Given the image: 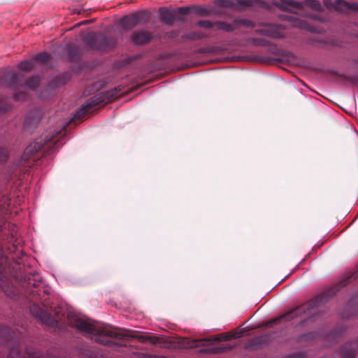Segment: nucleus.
Instances as JSON below:
<instances>
[{
	"instance_id": "29",
	"label": "nucleus",
	"mask_w": 358,
	"mask_h": 358,
	"mask_svg": "<svg viewBox=\"0 0 358 358\" xmlns=\"http://www.w3.org/2000/svg\"><path fill=\"white\" fill-rule=\"evenodd\" d=\"M11 108L6 97H0V114H2Z\"/></svg>"
},
{
	"instance_id": "45",
	"label": "nucleus",
	"mask_w": 358,
	"mask_h": 358,
	"mask_svg": "<svg viewBox=\"0 0 358 358\" xmlns=\"http://www.w3.org/2000/svg\"><path fill=\"white\" fill-rule=\"evenodd\" d=\"M195 24H196L198 27H201V20H199L196 21Z\"/></svg>"
},
{
	"instance_id": "6",
	"label": "nucleus",
	"mask_w": 358,
	"mask_h": 358,
	"mask_svg": "<svg viewBox=\"0 0 358 358\" xmlns=\"http://www.w3.org/2000/svg\"><path fill=\"white\" fill-rule=\"evenodd\" d=\"M151 17L150 12L148 10H138L122 17L119 21L123 29L128 31L138 24L147 23Z\"/></svg>"
},
{
	"instance_id": "39",
	"label": "nucleus",
	"mask_w": 358,
	"mask_h": 358,
	"mask_svg": "<svg viewBox=\"0 0 358 358\" xmlns=\"http://www.w3.org/2000/svg\"><path fill=\"white\" fill-rule=\"evenodd\" d=\"M248 41L253 45H258L262 44V41L258 38H249Z\"/></svg>"
},
{
	"instance_id": "44",
	"label": "nucleus",
	"mask_w": 358,
	"mask_h": 358,
	"mask_svg": "<svg viewBox=\"0 0 358 358\" xmlns=\"http://www.w3.org/2000/svg\"><path fill=\"white\" fill-rule=\"evenodd\" d=\"M310 17L315 20H321L320 18L317 15H313Z\"/></svg>"
},
{
	"instance_id": "17",
	"label": "nucleus",
	"mask_w": 358,
	"mask_h": 358,
	"mask_svg": "<svg viewBox=\"0 0 358 358\" xmlns=\"http://www.w3.org/2000/svg\"><path fill=\"white\" fill-rule=\"evenodd\" d=\"M7 262V257L3 252V246L0 243V287L6 292V285L7 284L6 275L3 273L6 264Z\"/></svg>"
},
{
	"instance_id": "10",
	"label": "nucleus",
	"mask_w": 358,
	"mask_h": 358,
	"mask_svg": "<svg viewBox=\"0 0 358 358\" xmlns=\"http://www.w3.org/2000/svg\"><path fill=\"white\" fill-rule=\"evenodd\" d=\"M310 307H311V303L310 302L306 303L302 306H300L296 308H294L293 310L287 312V313H285L281 316H279V317L271 320L269 322V324L271 326L274 324L280 322L282 320H285V321L291 320L294 319V317L301 316L302 315V313L308 315V313H307V311L309 310V308Z\"/></svg>"
},
{
	"instance_id": "4",
	"label": "nucleus",
	"mask_w": 358,
	"mask_h": 358,
	"mask_svg": "<svg viewBox=\"0 0 358 358\" xmlns=\"http://www.w3.org/2000/svg\"><path fill=\"white\" fill-rule=\"evenodd\" d=\"M83 42L90 49L106 52L117 45V38L101 32L92 31L83 38Z\"/></svg>"
},
{
	"instance_id": "46",
	"label": "nucleus",
	"mask_w": 358,
	"mask_h": 358,
	"mask_svg": "<svg viewBox=\"0 0 358 358\" xmlns=\"http://www.w3.org/2000/svg\"><path fill=\"white\" fill-rule=\"evenodd\" d=\"M43 292L45 294H47V295H48V294H50V292H48V289H43Z\"/></svg>"
},
{
	"instance_id": "38",
	"label": "nucleus",
	"mask_w": 358,
	"mask_h": 358,
	"mask_svg": "<svg viewBox=\"0 0 358 358\" xmlns=\"http://www.w3.org/2000/svg\"><path fill=\"white\" fill-rule=\"evenodd\" d=\"M26 96H27V94L24 93V92H16L13 95V99L15 101H18L20 99H24Z\"/></svg>"
},
{
	"instance_id": "41",
	"label": "nucleus",
	"mask_w": 358,
	"mask_h": 358,
	"mask_svg": "<svg viewBox=\"0 0 358 358\" xmlns=\"http://www.w3.org/2000/svg\"><path fill=\"white\" fill-rule=\"evenodd\" d=\"M72 12H73V14L80 15V14H82L83 13L85 12V10L84 9H80V8H73Z\"/></svg>"
},
{
	"instance_id": "36",
	"label": "nucleus",
	"mask_w": 358,
	"mask_h": 358,
	"mask_svg": "<svg viewBox=\"0 0 358 358\" xmlns=\"http://www.w3.org/2000/svg\"><path fill=\"white\" fill-rule=\"evenodd\" d=\"M220 3L222 6L230 7L232 8H234L235 7V0H220Z\"/></svg>"
},
{
	"instance_id": "40",
	"label": "nucleus",
	"mask_w": 358,
	"mask_h": 358,
	"mask_svg": "<svg viewBox=\"0 0 358 358\" xmlns=\"http://www.w3.org/2000/svg\"><path fill=\"white\" fill-rule=\"evenodd\" d=\"M323 4L327 8H334V3L331 1V0H324Z\"/></svg>"
},
{
	"instance_id": "8",
	"label": "nucleus",
	"mask_w": 358,
	"mask_h": 358,
	"mask_svg": "<svg viewBox=\"0 0 358 358\" xmlns=\"http://www.w3.org/2000/svg\"><path fill=\"white\" fill-rule=\"evenodd\" d=\"M20 74L14 70L0 69V86L6 87L11 90L17 89Z\"/></svg>"
},
{
	"instance_id": "33",
	"label": "nucleus",
	"mask_w": 358,
	"mask_h": 358,
	"mask_svg": "<svg viewBox=\"0 0 358 358\" xmlns=\"http://www.w3.org/2000/svg\"><path fill=\"white\" fill-rule=\"evenodd\" d=\"M310 7L316 11H322L323 10L322 6L319 1L316 0H308Z\"/></svg>"
},
{
	"instance_id": "49",
	"label": "nucleus",
	"mask_w": 358,
	"mask_h": 358,
	"mask_svg": "<svg viewBox=\"0 0 358 358\" xmlns=\"http://www.w3.org/2000/svg\"><path fill=\"white\" fill-rule=\"evenodd\" d=\"M42 304H43V306H45V307L47 306V304H46V303H45V301H43V302H42Z\"/></svg>"
},
{
	"instance_id": "25",
	"label": "nucleus",
	"mask_w": 358,
	"mask_h": 358,
	"mask_svg": "<svg viewBox=\"0 0 358 358\" xmlns=\"http://www.w3.org/2000/svg\"><path fill=\"white\" fill-rule=\"evenodd\" d=\"M348 1L345 0H336L334 3V9L340 13L347 14Z\"/></svg>"
},
{
	"instance_id": "43",
	"label": "nucleus",
	"mask_w": 358,
	"mask_h": 358,
	"mask_svg": "<svg viewBox=\"0 0 358 358\" xmlns=\"http://www.w3.org/2000/svg\"><path fill=\"white\" fill-rule=\"evenodd\" d=\"M231 348V347L230 345H227V346L222 347L220 349V351L228 350H230Z\"/></svg>"
},
{
	"instance_id": "18",
	"label": "nucleus",
	"mask_w": 358,
	"mask_h": 358,
	"mask_svg": "<svg viewBox=\"0 0 358 358\" xmlns=\"http://www.w3.org/2000/svg\"><path fill=\"white\" fill-rule=\"evenodd\" d=\"M43 147V145L39 142H34L30 143L25 148L22 155V160L24 162H28L32 157L34 156L38 151Z\"/></svg>"
},
{
	"instance_id": "9",
	"label": "nucleus",
	"mask_w": 358,
	"mask_h": 358,
	"mask_svg": "<svg viewBox=\"0 0 358 358\" xmlns=\"http://www.w3.org/2000/svg\"><path fill=\"white\" fill-rule=\"evenodd\" d=\"M255 33L275 39L283 38L286 36L285 27L277 24H265L264 28L256 30Z\"/></svg>"
},
{
	"instance_id": "13",
	"label": "nucleus",
	"mask_w": 358,
	"mask_h": 358,
	"mask_svg": "<svg viewBox=\"0 0 358 358\" xmlns=\"http://www.w3.org/2000/svg\"><path fill=\"white\" fill-rule=\"evenodd\" d=\"M178 348L185 349L189 351V353H201V339L192 340L188 338H182L178 342Z\"/></svg>"
},
{
	"instance_id": "52",
	"label": "nucleus",
	"mask_w": 358,
	"mask_h": 358,
	"mask_svg": "<svg viewBox=\"0 0 358 358\" xmlns=\"http://www.w3.org/2000/svg\"><path fill=\"white\" fill-rule=\"evenodd\" d=\"M159 358H166V357L164 356H162V357H159Z\"/></svg>"
},
{
	"instance_id": "19",
	"label": "nucleus",
	"mask_w": 358,
	"mask_h": 358,
	"mask_svg": "<svg viewBox=\"0 0 358 358\" xmlns=\"http://www.w3.org/2000/svg\"><path fill=\"white\" fill-rule=\"evenodd\" d=\"M40 80L36 76H31L25 79L24 74L21 73L18 83V87H22L26 89L34 90L39 86Z\"/></svg>"
},
{
	"instance_id": "24",
	"label": "nucleus",
	"mask_w": 358,
	"mask_h": 358,
	"mask_svg": "<svg viewBox=\"0 0 358 358\" xmlns=\"http://www.w3.org/2000/svg\"><path fill=\"white\" fill-rule=\"evenodd\" d=\"M235 21H236L237 31L239 30V29L241 27L250 28V27H254L255 26V22H253L252 21H251L248 19L243 18V17H235Z\"/></svg>"
},
{
	"instance_id": "31",
	"label": "nucleus",
	"mask_w": 358,
	"mask_h": 358,
	"mask_svg": "<svg viewBox=\"0 0 358 358\" xmlns=\"http://www.w3.org/2000/svg\"><path fill=\"white\" fill-rule=\"evenodd\" d=\"M9 157V151L7 148L0 147V165L5 164Z\"/></svg>"
},
{
	"instance_id": "30",
	"label": "nucleus",
	"mask_w": 358,
	"mask_h": 358,
	"mask_svg": "<svg viewBox=\"0 0 358 358\" xmlns=\"http://www.w3.org/2000/svg\"><path fill=\"white\" fill-rule=\"evenodd\" d=\"M249 7L268 8V3L264 0H249Z\"/></svg>"
},
{
	"instance_id": "12",
	"label": "nucleus",
	"mask_w": 358,
	"mask_h": 358,
	"mask_svg": "<svg viewBox=\"0 0 358 358\" xmlns=\"http://www.w3.org/2000/svg\"><path fill=\"white\" fill-rule=\"evenodd\" d=\"M17 343L16 333L10 327L0 325V344L15 348Z\"/></svg>"
},
{
	"instance_id": "16",
	"label": "nucleus",
	"mask_w": 358,
	"mask_h": 358,
	"mask_svg": "<svg viewBox=\"0 0 358 358\" xmlns=\"http://www.w3.org/2000/svg\"><path fill=\"white\" fill-rule=\"evenodd\" d=\"M124 336L121 338H113V341H115L117 343H122L126 344L124 347L127 346L126 341L128 340L129 338H136L138 341L141 343H147L150 342L152 344H157L159 343L160 338L157 336H138V335H132V334H123L121 333Z\"/></svg>"
},
{
	"instance_id": "14",
	"label": "nucleus",
	"mask_w": 358,
	"mask_h": 358,
	"mask_svg": "<svg viewBox=\"0 0 358 358\" xmlns=\"http://www.w3.org/2000/svg\"><path fill=\"white\" fill-rule=\"evenodd\" d=\"M153 38V33L148 31H133L131 42L135 45H144L148 44Z\"/></svg>"
},
{
	"instance_id": "2",
	"label": "nucleus",
	"mask_w": 358,
	"mask_h": 358,
	"mask_svg": "<svg viewBox=\"0 0 358 358\" xmlns=\"http://www.w3.org/2000/svg\"><path fill=\"white\" fill-rule=\"evenodd\" d=\"M160 20L169 26H173L175 22H186L196 15H201V6H190L185 7H161L159 10Z\"/></svg>"
},
{
	"instance_id": "34",
	"label": "nucleus",
	"mask_w": 358,
	"mask_h": 358,
	"mask_svg": "<svg viewBox=\"0 0 358 358\" xmlns=\"http://www.w3.org/2000/svg\"><path fill=\"white\" fill-rule=\"evenodd\" d=\"M358 278V268L350 275L341 282V287L345 286L352 280Z\"/></svg>"
},
{
	"instance_id": "27",
	"label": "nucleus",
	"mask_w": 358,
	"mask_h": 358,
	"mask_svg": "<svg viewBox=\"0 0 358 358\" xmlns=\"http://www.w3.org/2000/svg\"><path fill=\"white\" fill-rule=\"evenodd\" d=\"M18 68L22 71H29L34 68V61L33 59L30 60H24L22 61L18 64Z\"/></svg>"
},
{
	"instance_id": "20",
	"label": "nucleus",
	"mask_w": 358,
	"mask_h": 358,
	"mask_svg": "<svg viewBox=\"0 0 358 358\" xmlns=\"http://www.w3.org/2000/svg\"><path fill=\"white\" fill-rule=\"evenodd\" d=\"M201 41V33L199 31H192L180 36V41H177L180 44L190 45L195 44Z\"/></svg>"
},
{
	"instance_id": "11",
	"label": "nucleus",
	"mask_w": 358,
	"mask_h": 358,
	"mask_svg": "<svg viewBox=\"0 0 358 358\" xmlns=\"http://www.w3.org/2000/svg\"><path fill=\"white\" fill-rule=\"evenodd\" d=\"M203 28H212L228 33L237 31L235 18L231 22L203 20Z\"/></svg>"
},
{
	"instance_id": "28",
	"label": "nucleus",
	"mask_w": 358,
	"mask_h": 358,
	"mask_svg": "<svg viewBox=\"0 0 358 358\" xmlns=\"http://www.w3.org/2000/svg\"><path fill=\"white\" fill-rule=\"evenodd\" d=\"M266 339L265 336H259L257 338H252L250 341L249 347L250 348H260L262 346L263 341Z\"/></svg>"
},
{
	"instance_id": "15",
	"label": "nucleus",
	"mask_w": 358,
	"mask_h": 358,
	"mask_svg": "<svg viewBox=\"0 0 358 358\" xmlns=\"http://www.w3.org/2000/svg\"><path fill=\"white\" fill-rule=\"evenodd\" d=\"M41 116V113L38 109L34 108L30 110L24 118V129L26 130H31L34 129L40 122Z\"/></svg>"
},
{
	"instance_id": "37",
	"label": "nucleus",
	"mask_w": 358,
	"mask_h": 358,
	"mask_svg": "<svg viewBox=\"0 0 358 358\" xmlns=\"http://www.w3.org/2000/svg\"><path fill=\"white\" fill-rule=\"evenodd\" d=\"M350 10L358 11V3L348 2V12Z\"/></svg>"
},
{
	"instance_id": "5",
	"label": "nucleus",
	"mask_w": 358,
	"mask_h": 358,
	"mask_svg": "<svg viewBox=\"0 0 358 358\" xmlns=\"http://www.w3.org/2000/svg\"><path fill=\"white\" fill-rule=\"evenodd\" d=\"M16 280L23 286L36 299H42L39 287L42 283V278L38 273H22L15 275Z\"/></svg>"
},
{
	"instance_id": "48",
	"label": "nucleus",
	"mask_w": 358,
	"mask_h": 358,
	"mask_svg": "<svg viewBox=\"0 0 358 358\" xmlns=\"http://www.w3.org/2000/svg\"><path fill=\"white\" fill-rule=\"evenodd\" d=\"M196 52H201V48H198V49L196 50Z\"/></svg>"
},
{
	"instance_id": "35",
	"label": "nucleus",
	"mask_w": 358,
	"mask_h": 358,
	"mask_svg": "<svg viewBox=\"0 0 358 358\" xmlns=\"http://www.w3.org/2000/svg\"><path fill=\"white\" fill-rule=\"evenodd\" d=\"M166 37L172 41H173L174 42L178 43V42L177 41H180V38L178 36H179V32L177 30H172L171 31H169L166 33Z\"/></svg>"
},
{
	"instance_id": "42",
	"label": "nucleus",
	"mask_w": 358,
	"mask_h": 358,
	"mask_svg": "<svg viewBox=\"0 0 358 358\" xmlns=\"http://www.w3.org/2000/svg\"><path fill=\"white\" fill-rule=\"evenodd\" d=\"M303 354L302 352L296 353L289 356V358H302Z\"/></svg>"
},
{
	"instance_id": "1",
	"label": "nucleus",
	"mask_w": 358,
	"mask_h": 358,
	"mask_svg": "<svg viewBox=\"0 0 358 358\" xmlns=\"http://www.w3.org/2000/svg\"><path fill=\"white\" fill-rule=\"evenodd\" d=\"M73 320L75 322L74 327L84 332L87 336L100 344L108 346L126 345L124 343H117L113 341V338H122L124 335L122 334L105 328L98 329L90 322L78 317L76 315L74 316Z\"/></svg>"
},
{
	"instance_id": "51",
	"label": "nucleus",
	"mask_w": 358,
	"mask_h": 358,
	"mask_svg": "<svg viewBox=\"0 0 358 358\" xmlns=\"http://www.w3.org/2000/svg\"><path fill=\"white\" fill-rule=\"evenodd\" d=\"M202 12H203V14H204V13L206 12V10L204 9V8H203V7Z\"/></svg>"
},
{
	"instance_id": "47",
	"label": "nucleus",
	"mask_w": 358,
	"mask_h": 358,
	"mask_svg": "<svg viewBox=\"0 0 358 358\" xmlns=\"http://www.w3.org/2000/svg\"><path fill=\"white\" fill-rule=\"evenodd\" d=\"M88 23H89V21H88V20H85V21H84L82 24H88Z\"/></svg>"
},
{
	"instance_id": "23",
	"label": "nucleus",
	"mask_w": 358,
	"mask_h": 358,
	"mask_svg": "<svg viewBox=\"0 0 358 358\" xmlns=\"http://www.w3.org/2000/svg\"><path fill=\"white\" fill-rule=\"evenodd\" d=\"M273 5L279 8L282 10H287L289 7H294L296 5V1L294 0H280L278 1H273Z\"/></svg>"
},
{
	"instance_id": "32",
	"label": "nucleus",
	"mask_w": 358,
	"mask_h": 358,
	"mask_svg": "<svg viewBox=\"0 0 358 358\" xmlns=\"http://www.w3.org/2000/svg\"><path fill=\"white\" fill-rule=\"evenodd\" d=\"M249 0H235L234 9L244 10L246 7H249Z\"/></svg>"
},
{
	"instance_id": "7",
	"label": "nucleus",
	"mask_w": 358,
	"mask_h": 358,
	"mask_svg": "<svg viewBox=\"0 0 358 358\" xmlns=\"http://www.w3.org/2000/svg\"><path fill=\"white\" fill-rule=\"evenodd\" d=\"M29 310L31 314L43 324L50 327H57L58 326V320L50 313L41 308L38 304H32L29 307Z\"/></svg>"
},
{
	"instance_id": "3",
	"label": "nucleus",
	"mask_w": 358,
	"mask_h": 358,
	"mask_svg": "<svg viewBox=\"0 0 358 358\" xmlns=\"http://www.w3.org/2000/svg\"><path fill=\"white\" fill-rule=\"evenodd\" d=\"M121 89L120 87H115L110 90L100 92L92 97L88 99L83 105H81L74 113L73 117L70 122L75 119H80L92 108L97 106H104L106 103L115 99Z\"/></svg>"
},
{
	"instance_id": "50",
	"label": "nucleus",
	"mask_w": 358,
	"mask_h": 358,
	"mask_svg": "<svg viewBox=\"0 0 358 358\" xmlns=\"http://www.w3.org/2000/svg\"><path fill=\"white\" fill-rule=\"evenodd\" d=\"M223 339H224V340H228V339H229V337H228V336H225L224 337V338H223Z\"/></svg>"
},
{
	"instance_id": "21",
	"label": "nucleus",
	"mask_w": 358,
	"mask_h": 358,
	"mask_svg": "<svg viewBox=\"0 0 358 358\" xmlns=\"http://www.w3.org/2000/svg\"><path fill=\"white\" fill-rule=\"evenodd\" d=\"M284 19L292 22V26L294 27H297L301 29L308 30L311 32L317 31L315 28L310 27L306 21L301 20L300 18H296L293 16H285Z\"/></svg>"
},
{
	"instance_id": "26",
	"label": "nucleus",
	"mask_w": 358,
	"mask_h": 358,
	"mask_svg": "<svg viewBox=\"0 0 358 358\" xmlns=\"http://www.w3.org/2000/svg\"><path fill=\"white\" fill-rule=\"evenodd\" d=\"M50 59V55L47 52H43L35 55L32 59L34 62L45 64Z\"/></svg>"
},
{
	"instance_id": "22",
	"label": "nucleus",
	"mask_w": 358,
	"mask_h": 358,
	"mask_svg": "<svg viewBox=\"0 0 358 358\" xmlns=\"http://www.w3.org/2000/svg\"><path fill=\"white\" fill-rule=\"evenodd\" d=\"M66 52L69 62H78L80 59V48L78 46L69 43L66 46Z\"/></svg>"
}]
</instances>
